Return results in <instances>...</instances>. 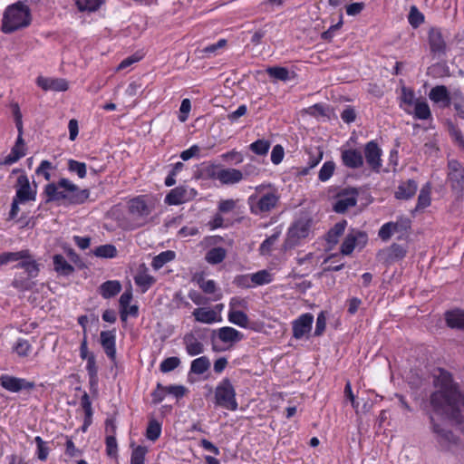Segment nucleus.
Instances as JSON below:
<instances>
[{"instance_id": "f257e3e1", "label": "nucleus", "mask_w": 464, "mask_h": 464, "mask_svg": "<svg viewBox=\"0 0 464 464\" xmlns=\"http://www.w3.org/2000/svg\"><path fill=\"white\" fill-rule=\"evenodd\" d=\"M440 390L430 396V403L437 413L461 424L464 421V392L454 383L452 375L442 369L436 379Z\"/></svg>"}, {"instance_id": "f03ea898", "label": "nucleus", "mask_w": 464, "mask_h": 464, "mask_svg": "<svg viewBox=\"0 0 464 464\" xmlns=\"http://www.w3.org/2000/svg\"><path fill=\"white\" fill-rule=\"evenodd\" d=\"M44 194L46 196L45 203L57 202L58 205L72 206L85 203L90 197V190L82 189L68 179L63 178L57 183L45 185Z\"/></svg>"}, {"instance_id": "7ed1b4c3", "label": "nucleus", "mask_w": 464, "mask_h": 464, "mask_svg": "<svg viewBox=\"0 0 464 464\" xmlns=\"http://www.w3.org/2000/svg\"><path fill=\"white\" fill-rule=\"evenodd\" d=\"M31 12L29 7L22 2L8 5L2 19V32L12 34L24 29L31 24Z\"/></svg>"}, {"instance_id": "20e7f679", "label": "nucleus", "mask_w": 464, "mask_h": 464, "mask_svg": "<svg viewBox=\"0 0 464 464\" xmlns=\"http://www.w3.org/2000/svg\"><path fill=\"white\" fill-rule=\"evenodd\" d=\"M266 187V185L257 186L256 193L247 198L250 212L256 216L266 215L279 202L280 196L277 190L275 188H271V185H267L268 190L264 192Z\"/></svg>"}, {"instance_id": "39448f33", "label": "nucleus", "mask_w": 464, "mask_h": 464, "mask_svg": "<svg viewBox=\"0 0 464 464\" xmlns=\"http://www.w3.org/2000/svg\"><path fill=\"white\" fill-rule=\"evenodd\" d=\"M216 403L226 409L236 411L237 402L236 400L235 388L228 378H224L215 390Z\"/></svg>"}, {"instance_id": "423d86ee", "label": "nucleus", "mask_w": 464, "mask_h": 464, "mask_svg": "<svg viewBox=\"0 0 464 464\" xmlns=\"http://www.w3.org/2000/svg\"><path fill=\"white\" fill-rule=\"evenodd\" d=\"M311 220L298 219L288 228L286 238L284 242V247L290 249L297 246L301 239L305 238L310 232Z\"/></svg>"}, {"instance_id": "0eeeda50", "label": "nucleus", "mask_w": 464, "mask_h": 464, "mask_svg": "<svg viewBox=\"0 0 464 464\" xmlns=\"http://www.w3.org/2000/svg\"><path fill=\"white\" fill-rule=\"evenodd\" d=\"M447 180L456 195L464 194V166L456 160H450L448 162Z\"/></svg>"}, {"instance_id": "6e6552de", "label": "nucleus", "mask_w": 464, "mask_h": 464, "mask_svg": "<svg viewBox=\"0 0 464 464\" xmlns=\"http://www.w3.org/2000/svg\"><path fill=\"white\" fill-rule=\"evenodd\" d=\"M358 190L355 188H343L336 195V201L333 205V210L343 214L351 207L357 204Z\"/></svg>"}, {"instance_id": "1a4fd4ad", "label": "nucleus", "mask_w": 464, "mask_h": 464, "mask_svg": "<svg viewBox=\"0 0 464 464\" xmlns=\"http://www.w3.org/2000/svg\"><path fill=\"white\" fill-rule=\"evenodd\" d=\"M34 188L31 187L26 174H22L17 178L15 188V196L19 201H34L37 194V185L34 182Z\"/></svg>"}, {"instance_id": "9d476101", "label": "nucleus", "mask_w": 464, "mask_h": 464, "mask_svg": "<svg viewBox=\"0 0 464 464\" xmlns=\"http://www.w3.org/2000/svg\"><path fill=\"white\" fill-rule=\"evenodd\" d=\"M0 385L10 392H20L24 390L31 391L35 387V383L34 382H29L26 379L9 374L1 375Z\"/></svg>"}, {"instance_id": "9b49d317", "label": "nucleus", "mask_w": 464, "mask_h": 464, "mask_svg": "<svg viewBox=\"0 0 464 464\" xmlns=\"http://www.w3.org/2000/svg\"><path fill=\"white\" fill-rule=\"evenodd\" d=\"M196 196V189L188 188L187 186H179L166 195L164 202L169 206L180 205L193 199Z\"/></svg>"}, {"instance_id": "f8f14e48", "label": "nucleus", "mask_w": 464, "mask_h": 464, "mask_svg": "<svg viewBox=\"0 0 464 464\" xmlns=\"http://www.w3.org/2000/svg\"><path fill=\"white\" fill-rule=\"evenodd\" d=\"M314 315L310 313L301 314L292 323L293 337L300 340L312 330Z\"/></svg>"}, {"instance_id": "ddd939ff", "label": "nucleus", "mask_w": 464, "mask_h": 464, "mask_svg": "<svg viewBox=\"0 0 464 464\" xmlns=\"http://www.w3.org/2000/svg\"><path fill=\"white\" fill-rule=\"evenodd\" d=\"M367 235L365 232L352 229L345 237L341 246L343 255H350L356 245H364L367 242Z\"/></svg>"}, {"instance_id": "4468645a", "label": "nucleus", "mask_w": 464, "mask_h": 464, "mask_svg": "<svg viewBox=\"0 0 464 464\" xmlns=\"http://www.w3.org/2000/svg\"><path fill=\"white\" fill-rule=\"evenodd\" d=\"M129 211L133 217L142 219V223H145V219L152 211V207L147 203L145 196H138L130 200Z\"/></svg>"}, {"instance_id": "2eb2a0df", "label": "nucleus", "mask_w": 464, "mask_h": 464, "mask_svg": "<svg viewBox=\"0 0 464 464\" xmlns=\"http://www.w3.org/2000/svg\"><path fill=\"white\" fill-rule=\"evenodd\" d=\"M365 160L369 167L375 172H379L382 167V150L374 140H371L364 147Z\"/></svg>"}, {"instance_id": "dca6fc26", "label": "nucleus", "mask_w": 464, "mask_h": 464, "mask_svg": "<svg viewBox=\"0 0 464 464\" xmlns=\"http://www.w3.org/2000/svg\"><path fill=\"white\" fill-rule=\"evenodd\" d=\"M407 250L404 246L393 243L389 247L382 250L379 253L380 260L386 265H392L405 257Z\"/></svg>"}, {"instance_id": "f3484780", "label": "nucleus", "mask_w": 464, "mask_h": 464, "mask_svg": "<svg viewBox=\"0 0 464 464\" xmlns=\"http://www.w3.org/2000/svg\"><path fill=\"white\" fill-rule=\"evenodd\" d=\"M101 345L107 355L111 361H116V334L115 329L111 331H102L100 334Z\"/></svg>"}, {"instance_id": "a211bd4d", "label": "nucleus", "mask_w": 464, "mask_h": 464, "mask_svg": "<svg viewBox=\"0 0 464 464\" xmlns=\"http://www.w3.org/2000/svg\"><path fill=\"white\" fill-rule=\"evenodd\" d=\"M342 163L349 169H360L363 166V157L361 150L357 149H342Z\"/></svg>"}, {"instance_id": "6ab92c4d", "label": "nucleus", "mask_w": 464, "mask_h": 464, "mask_svg": "<svg viewBox=\"0 0 464 464\" xmlns=\"http://www.w3.org/2000/svg\"><path fill=\"white\" fill-rule=\"evenodd\" d=\"M36 83L44 91L64 92L68 90V82L63 78L39 76L36 79Z\"/></svg>"}, {"instance_id": "aec40b11", "label": "nucleus", "mask_w": 464, "mask_h": 464, "mask_svg": "<svg viewBox=\"0 0 464 464\" xmlns=\"http://www.w3.org/2000/svg\"><path fill=\"white\" fill-rule=\"evenodd\" d=\"M429 98L441 108H448L451 104L450 94L445 85H437L430 91Z\"/></svg>"}, {"instance_id": "412c9836", "label": "nucleus", "mask_w": 464, "mask_h": 464, "mask_svg": "<svg viewBox=\"0 0 464 464\" xmlns=\"http://www.w3.org/2000/svg\"><path fill=\"white\" fill-rule=\"evenodd\" d=\"M308 159H307V166L304 168H300L298 170V174L301 176H305L309 173L310 169L316 167L319 162L322 160L324 156V151L320 147H310L305 150Z\"/></svg>"}, {"instance_id": "4be33fe9", "label": "nucleus", "mask_w": 464, "mask_h": 464, "mask_svg": "<svg viewBox=\"0 0 464 464\" xmlns=\"http://www.w3.org/2000/svg\"><path fill=\"white\" fill-rule=\"evenodd\" d=\"M429 44L430 51L433 53L444 54L446 52V43L442 34L438 28H431L429 32Z\"/></svg>"}, {"instance_id": "5701e85b", "label": "nucleus", "mask_w": 464, "mask_h": 464, "mask_svg": "<svg viewBox=\"0 0 464 464\" xmlns=\"http://www.w3.org/2000/svg\"><path fill=\"white\" fill-rule=\"evenodd\" d=\"M444 318L447 326L451 329L464 330V310L456 308L446 311Z\"/></svg>"}, {"instance_id": "b1692460", "label": "nucleus", "mask_w": 464, "mask_h": 464, "mask_svg": "<svg viewBox=\"0 0 464 464\" xmlns=\"http://www.w3.org/2000/svg\"><path fill=\"white\" fill-rule=\"evenodd\" d=\"M14 267L24 269L26 273L28 278H35L38 276L40 272V264H38L34 258L31 253L29 252V256L25 258H20Z\"/></svg>"}, {"instance_id": "393cba45", "label": "nucleus", "mask_w": 464, "mask_h": 464, "mask_svg": "<svg viewBox=\"0 0 464 464\" xmlns=\"http://www.w3.org/2000/svg\"><path fill=\"white\" fill-rule=\"evenodd\" d=\"M218 180L224 185H233L243 180V173L237 169H221L218 170Z\"/></svg>"}, {"instance_id": "a878e982", "label": "nucleus", "mask_w": 464, "mask_h": 464, "mask_svg": "<svg viewBox=\"0 0 464 464\" xmlns=\"http://www.w3.org/2000/svg\"><path fill=\"white\" fill-rule=\"evenodd\" d=\"M417 189V182L414 179H408L398 186L395 191V198L397 199L408 200L416 194Z\"/></svg>"}, {"instance_id": "bb28decb", "label": "nucleus", "mask_w": 464, "mask_h": 464, "mask_svg": "<svg viewBox=\"0 0 464 464\" xmlns=\"http://www.w3.org/2000/svg\"><path fill=\"white\" fill-rule=\"evenodd\" d=\"M183 343L187 353L190 356H196L204 352V344L199 342L192 333L184 335Z\"/></svg>"}, {"instance_id": "cd10ccee", "label": "nucleus", "mask_w": 464, "mask_h": 464, "mask_svg": "<svg viewBox=\"0 0 464 464\" xmlns=\"http://www.w3.org/2000/svg\"><path fill=\"white\" fill-rule=\"evenodd\" d=\"M121 291V285L118 280H108L98 287V293L104 298L110 299Z\"/></svg>"}, {"instance_id": "c85d7f7f", "label": "nucleus", "mask_w": 464, "mask_h": 464, "mask_svg": "<svg viewBox=\"0 0 464 464\" xmlns=\"http://www.w3.org/2000/svg\"><path fill=\"white\" fill-rule=\"evenodd\" d=\"M218 336L223 343H235L244 338V334L237 329L229 326H224L218 330Z\"/></svg>"}, {"instance_id": "c756f323", "label": "nucleus", "mask_w": 464, "mask_h": 464, "mask_svg": "<svg viewBox=\"0 0 464 464\" xmlns=\"http://www.w3.org/2000/svg\"><path fill=\"white\" fill-rule=\"evenodd\" d=\"M53 270L60 276H68L74 272V267L60 254L53 256Z\"/></svg>"}, {"instance_id": "7c9ffc66", "label": "nucleus", "mask_w": 464, "mask_h": 464, "mask_svg": "<svg viewBox=\"0 0 464 464\" xmlns=\"http://www.w3.org/2000/svg\"><path fill=\"white\" fill-rule=\"evenodd\" d=\"M81 407L83 410L84 412V420L83 424L81 427V430L82 432L86 431V429L88 426L92 423V401L90 399V396L87 392H84L81 397Z\"/></svg>"}, {"instance_id": "2f4dec72", "label": "nucleus", "mask_w": 464, "mask_h": 464, "mask_svg": "<svg viewBox=\"0 0 464 464\" xmlns=\"http://www.w3.org/2000/svg\"><path fill=\"white\" fill-rule=\"evenodd\" d=\"M347 221L343 219L336 223L326 234V241L331 245H335L339 241V237L344 233Z\"/></svg>"}, {"instance_id": "473e14b6", "label": "nucleus", "mask_w": 464, "mask_h": 464, "mask_svg": "<svg viewBox=\"0 0 464 464\" xmlns=\"http://www.w3.org/2000/svg\"><path fill=\"white\" fill-rule=\"evenodd\" d=\"M210 361L207 356H201L193 360L190 363V373L201 375L210 368Z\"/></svg>"}, {"instance_id": "72a5a7b5", "label": "nucleus", "mask_w": 464, "mask_h": 464, "mask_svg": "<svg viewBox=\"0 0 464 464\" xmlns=\"http://www.w3.org/2000/svg\"><path fill=\"white\" fill-rule=\"evenodd\" d=\"M227 251L221 246H216L210 248L205 256L206 261L211 265H218L223 262L226 258Z\"/></svg>"}, {"instance_id": "f704fd0d", "label": "nucleus", "mask_w": 464, "mask_h": 464, "mask_svg": "<svg viewBox=\"0 0 464 464\" xmlns=\"http://www.w3.org/2000/svg\"><path fill=\"white\" fill-rule=\"evenodd\" d=\"M195 320L204 324H212L217 321V313L214 310L197 308L193 311Z\"/></svg>"}, {"instance_id": "c9c22d12", "label": "nucleus", "mask_w": 464, "mask_h": 464, "mask_svg": "<svg viewBox=\"0 0 464 464\" xmlns=\"http://www.w3.org/2000/svg\"><path fill=\"white\" fill-rule=\"evenodd\" d=\"M266 72L270 78H274L277 81L287 82L292 78L291 72L285 67L270 66L266 68Z\"/></svg>"}, {"instance_id": "e433bc0d", "label": "nucleus", "mask_w": 464, "mask_h": 464, "mask_svg": "<svg viewBox=\"0 0 464 464\" xmlns=\"http://www.w3.org/2000/svg\"><path fill=\"white\" fill-rule=\"evenodd\" d=\"M227 317L230 323L239 327L246 328L248 325V316L243 311L230 309Z\"/></svg>"}, {"instance_id": "4c0bfd02", "label": "nucleus", "mask_w": 464, "mask_h": 464, "mask_svg": "<svg viewBox=\"0 0 464 464\" xmlns=\"http://www.w3.org/2000/svg\"><path fill=\"white\" fill-rule=\"evenodd\" d=\"M176 256L174 251L167 250L160 253L158 256H154L151 262V266L155 270L160 269L165 264L172 261Z\"/></svg>"}, {"instance_id": "58836bf2", "label": "nucleus", "mask_w": 464, "mask_h": 464, "mask_svg": "<svg viewBox=\"0 0 464 464\" xmlns=\"http://www.w3.org/2000/svg\"><path fill=\"white\" fill-rule=\"evenodd\" d=\"M28 256V249H24L17 252H4L0 254V266L6 265L9 262L18 261L20 258H25Z\"/></svg>"}, {"instance_id": "ea45409f", "label": "nucleus", "mask_w": 464, "mask_h": 464, "mask_svg": "<svg viewBox=\"0 0 464 464\" xmlns=\"http://www.w3.org/2000/svg\"><path fill=\"white\" fill-rule=\"evenodd\" d=\"M14 120H15V125L19 131V134H18V137H17V140L15 141L14 148L24 150V140L22 137V133H23L22 114L20 112V109L17 104H15L14 109Z\"/></svg>"}, {"instance_id": "a19ab883", "label": "nucleus", "mask_w": 464, "mask_h": 464, "mask_svg": "<svg viewBox=\"0 0 464 464\" xmlns=\"http://www.w3.org/2000/svg\"><path fill=\"white\" fill-rule=\"evenodd\" d=\"M430 183H426L420 189L418 196L416 209H423L430 205Z\"/></svg>"}, {"instance_id": "79ce46f5", "label": "nucleus", "mask_w": 464, "mask_h": 464, "mask_svg": "<svg viewBox=\"0 0 464 464\" xmlns=\"http://www.w3.org/2000/svg\"><path fill=\"white\" fill-rule=\"evenodd\" d=\"M155 278L146 273H139L134 276L135 284L141 288V293H145L155 283Z\"/></svg>"}, {"instance_id": "37998d69", "label": "nucleus", "mask_w": 464, "mask_h": 464, "mask_svg": "<svg viewBox=\"0 0 464 464\" xmlns=\"http://www.w3.org/2000/svg\"><path fill=\"white\" fill-rule=\"evenodd\" d=\"M32 351V345L28 340L18 338L13 346V352L19 357H27Z\"/></svg>"}, {"instance_id": "c03bdc74", "label": "nucleus", "mask_w": 464, "mask_h": 464, "mask_svg": "<svg viewBox=\"0 0 464 464\" xmlns=\"http://www.w3.org/2000/svg\"><path fill=\"white\" fill-rule=\"evenodd\" d=\"M448 131L453 141L464 150V137L462 131L450 121H447Z\"/></svg>"}, {"instance_id": "a18cd8bd", "label": "nucleus", "mask_w": 464, "mask_h": 464, "mask_svg": "<svg viewBox=\"0 0 464 464\" xmlns=\"http://www.w3.org/2000/svg\"><path fill=\"white\" fill-rule=\"evenodd\" d=\"M93 254L98 257L113 258L117 256L115 246L111 244L102 245L93 250Z\"/></svg>"}, {"instance_id": "49530a36", "label": "nucleus", "mask_w": 464, "mask_h": 464, "mask_svg": "<svg viewBox=\"0 0 464 464\" xmlns=\"http://www.w3.org/2000/svg\"><path fill=\"white\" fill-rule=\"evenodd\" d=\"M431 117L430 109L426 102H415L414 118L418 120H428Z\"/></svg>"}, {"instance_id": "de8ad7c7", "label": "nucleus", "mask_w": 464, "mask_h": 464, "mask_svg": "<svg viewBox=\"0 0 464 464\" xmlns=\"http://www.w3.org/2000/svg\"><path fill=\"white\" fill-rule=\"evenodd\" d=\"M34 442L36 444L35 455L37 459L41 461L46 460L50 452L48 443L44 441L41 437H35Z\"/></svg>"}, {"instance_id": "09e8293b", "label": "nucleus", "mask_w": 464, "mask_h": 464, "mask_svg": "<svg viewBox=\"0 0 464 464\" xmlns=\"http://www.w3.org/2000/svg\"><path fill=\"white\" fill-rule=\"evenodd\" d=\"M81 12H94L100 8L103 0H74Z\"/></svg>"}, {"instance_id": "8fccbe9b", "label": "nucleus", "mask_w": 464, "mask_h": 464, "mask_svg": "<svg viewBox=\"0 0 464 464\" xmlns=\"http://www.w3.org/2000/svg\"><path fill=\"white\" fill-rule=\"evenodd\" d=\"M271 143L269 140L261 139L251 143L249 149L252 152L259 156H265L267 154Z\"/></svg>"}, {"instance_id": "3c124183", "label": "nucleus", "mask_w": 464, "mask_h": 464, "mask_svg": "<svg viewBox=\"0 0 464 464\" xmlns=\"http://www.w3.org/2000/svg\"><path fill=\"white\" fill-rule=\"evenodd\" d=\"M68 170L72 173H76V175L80 179H84L87 174V167L84 162H80L75 160H68Z\"/></svg>"}, {"instance_id": "603ef678", "label": "nucleus", "mask_w": 464, "mask_h": 464, "mask_svg": "<svg viewBox=\"0 0 464 464\" xmlns=\"http://www.w3.org/2000/svg\"><path fill=\"white\" fill-rule=\"evenodd\" d=\"M87 364H86V370L88 372V375L90 378V383L92 385H94L97 382V373H98V367L96 365L95 356L92 353H91L89 358H86Z\"/></svg>"}, {"instance_id": "864d4df0", "label": "nucleus", "mask_w": 464, "mask_h": 464, "mask_svg": "<svg viewBox=\"0 0 464 464\" xmlns=\"http://www.w3.org/2000/svg\"><path fill=\"white\" fill-rule=\"evenodd\" d=\"M335 169V163L332 160L323 164L318 173V179L322 182H325L333 176Z\"/></svg>"}, {"instance_id": "5fc2aeb1", "label": "nucleus", "mask_w": 464, "mask_h": 464, "mask_svg": "<svg viewBox=\"0 0 464 464\" xmlns=\"http://www.w3.org/2000/svg\"><path fill=\"white\" fill-rule=\"evenodd\" d=\"M25 155V150L17 148H12L11 152L5 157L3 160H0L1 165H12L14 162L18 161L21 158Z\"/></svg>"}, {"instance_id": "6e6d98bb", "label": "nucleus", "mask_w": 464, "mask_h": 464, "mask_svg": "<svg viewBox=\"0 0 464 464\" xmlns=\"http://www.w3.org/2000/svg\"><path fill=\"white\" fill-rule=\"evenodd\" d=\"M253 285H263L269 284L272 281L270 273L266 270H260L251 275Z\"/></svg>"}, {"instance_id": "4d7b16f0", "label": "nucleus", "mask_w": 464, "mask_h": 464, "mask_svg": "<svg viewBox=\"0 0 464 464\" xmlns=\"http://www.w3.org/2000/svg\"><path fill=\"white\" fill-rule=\"evenodd\" d=\"M408 21L413 28H417L424 22V15L415 5H412L410 9Z\"/></svg>"}, {"instance_id": "13d9d810", "label": "nucleus", "mask_w": 464, "mask_h": 464, "mask_svg": "<svg viewBox=\"0 0 464 464\" xmlns=\"http://www.w3.org/2000/svg\"><path fill=\"white\" fill-rule=\"evenodd\" d=\"M180 364L179 357L172 356L163 360L160 365V370L162 372H169L175 370Z\"/></svg>"}, {"instance_id": "bf43d9fd", "label": "nucleus", "mask_w": 464, "mask_h": 464, "mask_svg": "<svg viewBox=\"0 0 464 464\" xmlns=\"http://www.w3.org/2000/svg\"><path fill=\"white\" fill-rule=\"evenodd\" d=\"M394 233L406 232L411 228V219L407 217H400L395 222H390Z\"/></svg>"}, {"instance_id": "052dcab7", "label": "nucleus", "mask_w": 464, "mask_h": 464, "mask_svg": "<svg viewBox=\"0 0 464 464\" xmlns=\"http://www.w3.org/2000/svg\"><path fill=\"white\" fill-rule=\"evenodd\" d=\"M280 232H276L262 242L259 247L261 255H267L270 253L272 246L277 241Z\"/></svg>"}, {"instance_id": "680f3d73", "label": "nucleus", "mask_w": 464, "mask_h": 464, "mask_svg": "<svg viewBox=\"0 0 464 464\" xmlns=\"http://www.w3.org/2000/svg\"><path fill=\"white\" fill-rule=\"evenodd\" d=\"M147 451V448L143 446L134 448L131 453L130 464H144Z\"/></svg>"}, {"instance_id": "e2e57ef3", "label": "nucleus", "mask_w": 464, "mask_h": 464, "mask_svg": "<svg viewBox=\"0 0 464 464\" xmlns=\"http://www.w3.org/2000/svg\"><path fill=\"white\" fill-rule=\"evenodd\" d=\"M200 289L206 294H214L217 290V285L214 280H206L202 276L197 280Z\"/></svg>"}, {"instance_id": "0e129e2a", "label": "nucleus", "mask_w": 464, "mask_h": 464, "mask_svg": "<svg viewBox=\"0 0 464 464\" xmlns=\"http://www.w3.org/2000/svg\"><path fill=\"white\" fill-rule=\"evenodd\" d=\"M325 327H326V316H325V313L324 311H322L319 313V314L317 315V318H316L314 336H316V337L321 336L324 333Z\"/></svg>"}, {"instance_id": "69168bd1", "label": "nucleus", "mask_w": 464, "mask_h": 464, "mask_svg": "<svg viewBox=\"0 0 464 464\" xmlns=\"http://www.w3.org/2000/svg\"><path fill=\"white\" fill-rule=\"evenodd\" d=\"M52 169H53L52 163L49 160H44L40 163L39 167L35 169V174L44 176L45 180H50L51 174L49 170Z\"/></svg>"}, {"instance_id": "338daca9", "label": "nucleus", "mask_w": 464, "mask_h": 464, "mask_svg": "<svg viewBox=\"0 0 464 464\" xmlns=\"http://www.w3.org/2000/svg\"><path fill=\"white\" fill-rule=\"evenodd\" d=\"M251 275H238L234 278L233 284L237 287L250 288L253 286Z\"/></svg>"}, {"instance_id": "774afa93", "label": "nucleus", "mask_w": 464, "mask_h": 464, "mask_svg": "<svg viewBox=\"0 0 464 464\" xmlns=\"http://www.w3.org/2000/svg\"><path fill=\"white\" fill-rule=\"evenodd\" d=\"M31 278H14L12 281V286L17 290L20 291H27L30 290L33 286V283H31L29 280Z\"/></svg>"}]
</instances>
